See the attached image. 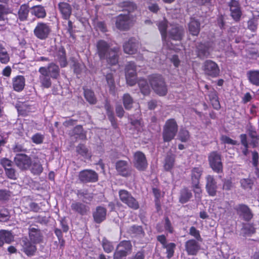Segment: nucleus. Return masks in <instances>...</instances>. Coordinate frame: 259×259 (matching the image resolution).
<instances>
[{"mask_svg":"<svg viewBox=\"0 0 259 259\" xmlns=\"http://www.w3.org/2000/svg\"><path fill=\"white\" fill-rule=\"evenodd\" d=\"M97 53L101 59H105L111 64L115 65L118 62V48H110V45L104 40H99L96 44Z\"/></svg>","mask_w":259,"mask_h":259,"instance_id":"obj_1","label":"nucleus"},{"mask_svg":"<svg viewBox=\"0 0 259 259\" xmlns=\"http://www.w3.org/2000/svg\"><path fill=\"white\" fill-rule=\"evenodd\" d=\"M135 17L131 14H120L115 18L116 27L120 31L128 30L135 24Z\"/></svg>","mask_w":259,"mask_h":259,"instance_id":"obj_2","label":"nucleus"},{"mask_svg":"<svg viewBox=\"0 0 259 259\" xmlns=\"http://www.w3.org/2000/svg\"><path fill=\"white\" fill-rule=\"evenodd\" d=\"M178 130V125L174 119L166 120L163 126L162 137L165 142L171 141L175 137Z\"/></svg>","mask_w":259,"mask_h":259,"instance_id":"obj_3","label":"nucleus"},{"mask_svg":"<svg viewBox=\"0 0 259 259\" xmlns=\"http://www.w3.org/2000/svg\"><path fill=\"white\" fill-rule=\"evenodd\" d=\"M150 84L154 92L160 96H164L167 93V87L161 75H154L150 79Z\"/></svg>","mask_w":259,"mask_h":259,"instance_id":"obj_4","label":"nucleus"},{"mask_svg":"<svg viewBox=\"0 0 259 259\" xmlns=\"http://www.w3.org/2000/svg\"><path fill=\"white\" fill-rule=\"evenodd\" d=\"M132 251V245L128 241H122L117 245L114 253L113 259H125Z\"/></svg>","mask_w":259,"mask_h":259,"instance_id":"obj_5","label":"nucleus"},{"mask_svg":"<svg viewBox=\"0 0 259 259\" xmlns=\"http://www.w3.org/2000/svg\"><path fill=\"white\" fill-rule=\"evenodd\" d=\"M208 161L210 167L217 173L223 171V163L221 155L217 152H211L208 156Z\"/></svg>","mask_w":259,"mask_h":259,"instance_id":"obj_6","label":"nucleus"},{"mask_svg":"<svg viewBox=\"0 0 259 259\" xmlns=\"http://www.w3.org/2000/svg\"><path fill=\"white\" fill-rule=\"evenodd\" d=\"M51 31L50 26L46 23L38 22L33 30L34 35L40 40L47 38Z\"/></svg>","mask_w":259,"mask_h":259,"instance_id":"obj_7","label":"nucleus"},{"mask_svg":"<svg viewBox=\"0 0 259 259\" xmlns=\"http://www.w3.org/2000/svg\"><path fill=\"white\" fill-rule=\"evenodd\" d=\"M119 196L120 200L129 207L134 209L139 208V204L138 202L127 191L120 190L119 191Z\"/></svg>","mask_w":259,"mask_h":259,"instance_id":"obj_8","label":"nucleus"},{"mask_svg":"<svg viewBox=\"0 0 259 259\" xmlns=\"http://www.w3.org/2000/svg\"><path fill=\"white\" fill-rule=\"evenodd\" d=\"M125 78L126 82L130 86H133L137 82L136 66L134 63L130 62L125 67Z\"/></svg>","mask_w":259,"mask_h":259,"instance_id":"obj_9","label":"nucleus"},{"mask_svg":"<svg viewBox=\"0 0 259 259\" xmlns=\"http://www.w3.org/2000/svg\"><path fill=\"white\" fill-rule=\"evenodd\" d=\"M202 70L205 75L212 77H217L220 72L218 65L211 60H206L204 62Z\"/></svg>","mask_w":259,"mask_h":259,"instance_id":"obj_10","label":"nucleus"},{"mask_svg":"<svg viewBox=\"0 0 259 259\" xmlns=\"http://www.w3.org/2000/svg\"><path fill=\"white\" fill-rule=\"evenodd\" d=\"M14 162L21 170L28 169L32 164L31 158L25 154H18L14 158Z\"/></svg>","mask_w":259,"mask_h":259,"instance_id":"obj_11","label":"nucleus"},{"mask_svg":"<svg viewBox=\"0 0 259 259\" xmlns=\"http://www.w3.org/2000/svg\"><path fill=\"white\" fill-rule=\"evenodd\" d=\"M79 180L82 183H94L98 181V176L97 172L91 169L81 171L78 175Z\"/></svg>","mask_w":259,"mask_h":259,"instance_id":"obj_12","label":"nucleus"},{"mask_svg":"<svg viewBox=\"0 0 259 259\" xmlns=\"http://www.w3.org/2000/svg\"><path fill=\"white\" fill-rule=\"evenodd\" d=\"M228 5L232 18L235 21H239L242 15L239 2L237 0H230Z\"/></svg>","mask_w":259,"mask_h":259,"instance_id":"obj_13","label":"nucleus"},{"mask_svg":"<svg viewBox=\"0 0 259 259\" xmlns=\"http://www.w3.org/2000/svg\"><path fill=\"white\" fill-rule=\"evenodd\" d=\"M184 33V29L183 27L178 24L171 25L170 28L168 31L169 37L175 40H181Z\"/></svg>","mask_w":259,"mask_h":259,"instance_id":"obj_14","label":"nucleus"},{"mask_svg":"<svg viewBox=\"0 0 259 259\" xmlns=\"http://www.w3.org/2000/svg\"><path fill=\"white\" fill-rule=\"evenodd\" d=\"M134 165L139 170H144L147 167V162L145 155L138 151L134 155Z\"/></svg>","mask_w":259,"mask_h":259,"instance_id":"obj_15","label":"nucleus"},{"mask_svg":"<svg viewBox=\"0 0 259 259\" xmlns=\"http://www.w3.org/2000/svg\"><path fill=\"white\" fill-rule=\"evenodd\" d=\"M138 47V41L136 39L133 37L125 42L123 45L124 52L128 54H134L136 53Z\"/></svg>","mask_w":259,"mask_h":259,"instance_id":"obj_16","label":"nucleus"},{"mask_svg":"<svg viewBox=\"0 0 259 259\" xmlns=\"http://www.w3.org/2000/svg\"><path fill=\"white\" fill-rule=\"evenodd\" d=\"M237 214L245 221H249L252 218V214L249 208L246 205L240 204L236 208Z\"/></svg>","mask_w":259,"mask_h":259,"instance_id":"obj_17","label":"nucleus"},{"mask_svg":"<svg viewBox=\"0 0 259 259\" xmlns=\"http://www.w3.org/2000/svg\"><path fill=\"white\" fill-rule=\"evenodd\" d=\"M38 72L40 73L39 79L41 85L46 88H50L51 85V81L46 67H40Z\"/></svg>","mask_w":259,"mask_h":259,"instance_id":"obj_18","label":"nucleus"},{"mask_svg":"<svg viewBox=\"0 0 259 259\" xmlns=\"http://www.w3.org/2000/svg\"><path fill=\"white\" fill-rule=\"evenodd\" d=\"M107 210L102 206H98L95 211L93 213L94 221L96 223L100 224L104 221L106 218Z\"/></svg>","mask_w":259,"mask_h":259,"instance_id":"obj_19","label":"nucleus"},{"mask_svg":"<svg viewBox=\"0 0 259 259\" xmlns=\"http://www.w3.org/2000/svg\"><path fill=\"white\" fill-rule=\"evenodd\" d=\"M22 250L28 256H31L36 251V248L27 238H23L21 241Z\"/></svg>","mask_w":259,"mask_h":259,"instance_id":"obj_20","label":"nucleus"},{"mask_svg":"<svg viewBox=\"0 0 259 259\" xmlns=\"http://www.w3.org/2000/svg\"><path fill=\"white\" fill-rule=\"evenodd\" d=\"M206 189L208 193L211 196H214L216 194L217 186L213 177L208 175L206 177Z\"/></svg>","mask_w":259,"mask_h":259,"instance_id":"obj_21","label":"nucleus"},{"mask_svg":"<svg viewBox=\"0 0 259 259\" xmlns=\"http://www.w3.org/2000/svg\"><path fill=\"white\" fill-rule=\"evenodd\" d=\"M71 210L80 215H85L89 211V207L79 202L74 201L71 204Z\"/></svg>","mask_w":259,"mask_h":259,"instance_id":"obj_22","label":"nucleus"},{"mask_svg":"<svg viewBox=\"0 0 259 259\" xmlns=\"http://www.w3.org/2000/svg\"><path fill=\"white\" fill-rule=\"evenodd\" d=\"M58 9L63 19L66 20L68 19L72 13L71 6L66 2H60L58 4Z\"/></svg>","mask_w":259,"mask_h":259,"instance_id":"obj_23","label":"nucleus"},{"mask_svg":"<svg viewBox=\"0 0 259 259\" xmlns=\"http://www.w3.org/2000/svg\"><path fill=\"white\" fill-rule=\"evenodd\" d=\"M185 248L189 255H195L199 249L198 242L193 239L187 241L185 243Z\"/></svg>","mask_w":259,"mask_h":259,"instance_id":"obj_24","label":"nucleus"},{"mask_svg":"<svg viewBox=\"0 0 259 259\" xmlns=\"http://www.w3.org/2000/svg\"><path fill=\"white\" fill-rule=\"evenodd\" d=\"M12 81L13 87L15 91L20 92L24 89L25 79L23 76L18 75L13 78Z\"/></svg>","mask_w":259,"mask_h":259,"instance_id":"obj_25","label":"nucleus"},{"mask_svg":"<svg viewBox=\"0 0 259 259\" xmlns=\"http://www.w3.org/2000/svg\"><path fill=\"white\" fill-rule=\"evenodd\" d=\"M29 237L32 242L34 243H39L42 240V236L40 230L35 228L29 229Z\"/></svg>","mask_w":259,"mask_h":259,"instance_id":"obj_26","label":"nucleus"},{"mask_svg":"<svg viewBox=\"0 0 259 259\" xmlns=\"http://www.w3.org/2000/svg\"><path fill=\"white\" fill-rule=\"evenodd\" d=\"M197 56L201 59L207 57L209 54V47L207 44H200L197 47Z\"/></svg>","mask_w":259,"mask_h":259,"instance_id":"obj_27","label":"nucleus"},{"mask_svg":"<svg viewBox=\"0 0 259 259\" xmlns=\"http://www.w3.org/2000/svg\"><path fill=\"white\" fill-rule=\"evenodd\" d=\"M116 169L122 176H127L130 172L127 162L124 160H119L116 162Z\"/></svg>","mask_w":259,"mask_h":259,"instance_id":"obj_28","label":"nucleus"},{"mask_svg":"<svg viewBox=\"0 0 259 259\" xmlns=\"http://www.w3.org/2000/svg\"><path fill=\"white\" fill-rule=\"evenodd\" d=\"M55 57L56 60L59 62L61 67L66 66L67 62L66 58L65 51L63 48L60 47L59 48Z\"/></svg>","mask_w":259,"mask_h":259,"instance_id":"obj_29","label":"nucleus"},{"mask_svg":"<svg viewBox=\"0 0 259 259\" xmlns=\"http://www.w3.org/2000/svg\"><path fill=\"white\" fill-rule=\"evenodd\" d=\"M14 240V236L11 231L6 230H0V241L3 245L4 243H10Z\"/></svg>","mask_w":259,"mask_h":259,"instance_id":"obj_30","label":"nucleus"},{"mask_svg":"<svg viewBox=\"0 0 259 259\" xmlns=\"http://www.w3.org/2000/svg\"><path fill=\"white\" fill-rule=\"evenodd\" d=\"M31 13L38 18L43 19L47 16L46 11L44 7L37 5L31 8Z\"/></svg>","mask_w":259,"mask_h":259,"instance_id":"obj_31","label":"nucleus"},{"mask_svg":"<svg viewBox=\"0 0 259 259\" xmlns=\"http://www.w3.org/2000/svg\"><path fill=\"white\" fill-rule=\"evenodd\" d=\"M29 12V8L28 4L22 5L18 12V16L19 20L21 21L27 20Z\"/></svg>","mask_w":259,"mask_h":259,"instance_id":"obj_32","label":"nucleus"},{"mask_svg":"<svg viewBox=\"0 0 259 259\" xmlns=\"http://www.w3.org/2000/svg\"><path fill=\"white\" fill-rule=\"evenodd\" d=\"M48 75L51 77L57 78L60 74V69L57 65L53 63L49 64L48 67H46Z\"/></svg>","mask_w":259,"mask_h":259,"instance_id":"obj_33","label":"nucleus"},{"mask_svg":"<svg viewBox=\"0 0 259 259\" xmlns=\"http://www.w3.org/2000/svg\"><path fill=\"white\" fill-rule=\"evenodd\" d=\"M189 30L193 35H197L200 31V23L194 19H191L189 24Z\"/></svg>","mask_w":259,"mask_h":259,"instance_id":"obj_34","label":"nucleus"},{"mask_svg":"<svg viewBox=\"0 0 259 259\" xmlns=\"http://www.w3.org/2000/svg\"><path fill=\"white\" fill-rule=\"evenodd\" d=\"M118 7L121 9L122 11H127L128 14L133 12L136 9V5L128 1H124L118 4Z\"/></svg>","mask_w":259,"mask_h":259,"instance_id":"obj_35","label":"nucleus"},{"mask_svg":"<svg viewBox=\"0 0 259 259\" xmlns=\"http://www.w3.org/2000/svg\"><path fill=\"white\" fill-rule=\"evenodd\" d=\"M202 168L194 167L192 170L191 180L192 184H199V179L202 173Z\"/></svg>","mask_w":259,"mask_h":259,"instance_id":"obj_36","label":"nucleus"},{"mask_svg":"<svg viewBox=\"0 0 259 259\" xmlns=\"http://www.w3.org/2000/svg\"><path fill=\"white\" fill-rule=\"evenodd\" d=\"M157 25L161 34L163 40H165L166 38V28L167 27V21L164 18L157 23Z\"/></svg>","mask_w":259,"mask_h":259,"instance_id":"obj_37","label":"nucleus"},{"mask_svg":"<svg viewBox=\"0 0 259 259\" xmlns=\"http://www.w3.org/2000/svg\"><path fill=\"white\" fill-rule=\"evenodd\" d=\"M249 81L253 84L259 85V70H252L247 72Z\"/></svg>","mask_w":259,"mask_h":259,"instance_id":"obj_38","label":"nucleus"},{"mask_svg":"<svg viewBox=\"0 0 259 259\" xmlns=\"http://www.w3.org/2000/svg\"><path fill=\"white\" fill-rule=\"evenodd\" d=\"M10 61V56L5 46L0 43V62L7 64Z\"/></svg>","mask_w":259,"mask_h":259,"instance_id":"obj_39","label":"nucleus"},{"mask_svg":"<svg viewBox=\"0 0 259 259\" xmlns=\"http://www.w3.org/2000/svg\"><path fill=\"white\" fill-rule=\"evenodd\" d=\"M171 150H170L169 153L166 156L165 159L164 168L166 170H170L174 166L175 162V156L172 154Z\"/></svg>","mask_w":259,"mask_h":259,"instance_id":"obj_40","label":"nucleus"},{"mask_svg":"<svg viewBox=\"0 0 259 259\" xmlns=\"http://www.w3.org/2000/svg\"><path fill=\"white\" fill-rule=\"evenodd\" d=\"M122 102L126 110H129L133 108L134 100L129 94L126 93L123 95L122 97Z\"/></svg>","mask_w":259,"mask_h":259,"instance_id":"obj_41","label":"nucleus"},{"mask_svg":"<svg viewBox=\"0 0 259 259\" xmlns=\"http://www.w3.org/2000/svg\"><path fill=\"white\" fill-rule=\"evenodd\" d=\"M208 96L213 107L215 109H219L220 108V104L217 95V92L214 90L210 91L208 94Z\"/></svg>","mask_w":259,"mask_h":259,"instance_id":"obj_42","label":"nucleus"},{"mask_svg":"<svg viewBox=\"0 0 259 259\" xmlns=\"http://www.w3.org/2000/svg\"><path fill=\"white\" fill-rule=\"evenodd\" d=\"M106 79L109 88V92L111 94L115 95V84L113 76L112 73H108L106 75Z\"/></svg>","mask_w":259,"mask_h":259,"instance_id":"obj_43","label":"nucleus"},{"mask_svg":"<svg viewBox=\"0 0 259 259\" xmlns=\"http://www.w3.org/2000/svg\"><path fill=\"white\" fill-rule=\"evenodd\" d=\"M249 140L250 141L249 144L251 145L252 147H255L258 144V137L256 132L255 131L249 130L248 131Z\"/></svg>","mask_w":259,"mask_h":259,"instance_id":"obj_44","label":"nucleus"},{"mask_svg":"<svg viewBox=\"0 0 259 259\" xmlns=\"http://www.w3.org/2000/svg\"><path fill=\"white\" fill-rule=\"evenodd\" d=\"M192 196V193L187 189H183L181 192L180 201L182 203L187 202Z\"/></svg>","mask_w":259,"mask_h":259,"instance_id":"obj_45","label":"nucleus"},{"mask_svg":"<svg viewBox=\"0 0 259 259\" xmlns=\"http://www.w3.org/2000/svg\"><path fill=\"white\" fill-rule=\"evenodd\" d=\"M138 84L141 93L143 95H146L149 94L150 91V87L146 80L144 79H140L138 82Z\"/></svg>","mask_w":259,"mask_h":259,"instance_id":"obj_46","label":"nucleus"},{"mask_svg":"<svg viewBox=\"0 0 259 259\" xmlns=\"http://www.w3.org/2000/svg\"><path fill=\"white\" fill-rule=\"evenodd\" d=\"M31 164V171L34 175H39L42 172L44 169L39 161H34Z\"/></svg>","mask_w":259,"mask_h":259,"instance_id":"obj_47","label":"nucleus"},{"mask_svg":"<svg viewBox=\"0 0 259 259\" xmlns=\"http://www.w3.org/2000/svg\"><path fill=\"white\" fill-rule=\"evenodd\" d=\"M84 96L88 102L90 104H94L96 103V99L94 93L90 90L85 89L84 90Z\"/></svg>","mask_w":259,"mask_h":259,"instance_id":"obj_48","label":"nucleus"},{"mask_svg":"<svg viewBox=\"0 0 259 259\" xmlns=\"http://www.w3.org/2000/svg\"><path fill=\"white\" fill-rule=\"evenodd\" d=\"M23 206L25 207L28 210L34 212H38L40 209L37 203L31 201L24 202Z\"/></svg>","mask_w":259,"mask_h":259,"instance_id":"obj_49","label":"nucleus"},{"mask_svg":"<svg viewBox=\"0 0 259 259\" xmlns=\"http://www.w3.org/2000/svg\"><path fill=\"white\" fill-rule=\"evenodd\" d=\"M76 152L85 157H91L90 153H89L88 149L83 144H79L76 148Z\"/></svg>","mask_w":259,"mask_h":259,"instance_id":"obj_50","label":"nucleus"},{"mask_svg":"<svg viewBox=\"0 0 259 259\" xmlns=\"http://www.w3.org/2000/svg\"><path fill=\"white\" fill-rule=\"evenodd\" d=\"M255 232V229L252 225L249 224H245L241 229V233L243 236L250 235Z\"/></svg>","mask_w":259,"mask_h":259,"instance_id":"obj_51","label":"nucleus"},{"mask_svg":"<svg viewBox=\"0 0 259 259\" xmlns=\"http://www.w3.org/2000/svg\"><path fill=\"white\" fill-rule=\"evenodd\" d=\"M102 246L104 251L107 253L112 252L114 249V247L112 244V243L106 238H104L102 240Z\"/></svg>","mask_w":259,"mask_h":259,"instance_id":"obj_52","label":"nucleus"},{"mask_svg":"<svg viewBox=\"0 0 259 259\" xmlns=\"http://www.w3.org/2000/svg\"><path fill=\"white\" fill-rule=\"evenodd\" d=\"M166 250L167 257L169 258L171 257L174 253V249L176 247V244L174 243H169L163 247Z\"/></svg>","mask_w":259,"mask_h":259,"instance_id":"obj_53","label":"nucleus"},{"mask_svg":"<svg viewBox=\"0 0 259 259\" xmlns=\"http://www.w3.org/2000/svg\"><path fill=\"white\" fill-rule=\"evenodd\" d=\"M257 20L254 18L250 19L247 21V28L252 32H255L257 28Z\"/></svg>","mask_w":259,"mask_h":259,"instance_id":"obj_54","label":"nucleus"},{"mask_svg":"<svg viewBox=\"0 0 259 259\" xmlns=\"http://www.w3.org/2000/svg\"><path fill=\"white\" fill-rule=\"evenodd\" d=\"M73 133L75 135L81 139H84L85 138V135L83 130L82 127L80 125H77L74 127Z\"/></svg>","mask_w":259,"mask_h":259,"instance_id":"obj_55","label":"nucleus"},{"mask_svg":"<svg viewBox=\"0 0 259 259\" xmlns=\"http://www.w3.org/2000/svg\"><path fill=\"white\" fill-rule=\"evenodd\" d=\"M240 184L242 188L245 189H251L253 185V182L250 179H243L240 180Z\"/></svg>","mask_w":259,"mask_h":259,"instance_id":"obj_56","label":"nucleus"},{"mask_svg":"<svg viewBox=\"0 0 259 259\" xmlns=\"http://www.w3.org/2000/svg\"><path fill=\"white\" fill-rule=\"evenodd\" d=\"M190 136L188 131L182 129L180 131L179 138L182 142H187Z\"/></svg>","mask_w":259,"mask_h":259,"instance_id":"obj_57","label":"nucleus"},{"mask_svg":"<svg viewBox=\"0 0 259 259\" xmlns=\"http://www.w3.org/2000/svg\"><path fill=\"white\" fill-rule=\"evenodd\" d=\"M105 108L106 109L107 114L109 120L111 121L112 125L115 126L116 125V123L115 121L113 113L112 111L111 110L110 106L108 104H106L105 105Z\"/></svg>","mask_w":259,"mask_h":259,"instance_id":"obj_58","label":"nucleus"},{"mask_svg":"<svg viewBox=\"0 0 259 259\" xmlns=\"http://www.w3.org/2000/svg\"><path fill=\"white\" fill-rule=\"evenodd\" d=\"M10 218L9 212L7 209L3 208L0 211V221L6 222Z\"/></svg>","mask_w":259,"mask_h":259,"instance_id":"obj_59","label":"nucleus"},{"mask_svg":"<svg viewBox=\"0 0 259 259\" xmlns=\"http://www.w3.org/2000/svg\"><path fill=\"white\" fill-rule=\"evenodd\" d=\"M5 172L7 176L9 179L12 180L16 179V172L14 168H13L12 167L6 168V169H5Z\"/></svg>","mask_w":259,"mask_h":259,"instance_id":"obj_60","label":"nucleus"},{"mask_svg":"<svg viewBox=\"0 0 259 259\" xmlns=\"http://www.w3.org/2000/svg\"><path fill=\"white\" fill-rule=\"evenodd\" d=\"M11 194L9 191L6 190H0V201L8 200L11 197Z\"/></svg>","mask_w":259,"mask_h":259,"instance_id":"obj_61","label":"nucleus"},{"mask_svg":"<svg viewBox=\"0 0 259 259\" xmlns=\"http://www.w3.org/2000/svg\"><path fill=\"white\" fill-rule=\"evenodd\" d=\"M0 163L5 168V170L6 169V168L12 167L13 164L12 161L7 158L1 159Z\"/></svg>","mask_w":259,"mask_h":259,"instance_id":"obj_62","label":"nucleus"},{"mask_svg":"<svg viewBox=\"0 0 259 259\" xmlns=\"http://www.w3.org/2000/svg\"><path fill=\"white\" fill-rule=\"evenodd\" d=\"M76 194L78 197H83L84 199H88L89 200H90L92 198L90 196L88 191L86 190H78L76 192Z\"/></svg>","mask_w":259,"mask_h":259,"instance_id":"obj_63","label":"nucleus"},{"mask_svg":"<svg viewBox=\"0 0 259 259\" xmlns=\"http://www.w3.org/2000/svg\"><path fill=\"white\" fill-rule=\"evenodd\" d=\"M31 139L33 143L39 144L42 143L44 136L40 134L37 133L32 137Z\"/></svg>","mask_w":259,"mask_h":259,"instance_id":"obj_64","label":"nucleus"}]
</instances>
